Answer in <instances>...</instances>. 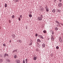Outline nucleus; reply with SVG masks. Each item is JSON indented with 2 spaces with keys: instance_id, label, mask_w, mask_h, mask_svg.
I'll return each mask as SVG.
<instances>
[{
  "instance_id": "nucleus-32",
  "label": "nucleus",
  "mask_w": 63,
  "mask_h": 63,
  "mask_svg": "<svg viewBox=\"0 0 63 63\" xmlns=\"http://www.w3.org/2000/svg\"><path fill=\"white\" fill-rule=\"evenodd\" d=\"M2 61V59H0V63Z\"/></svg>"
},
{
  "instance_id": "nucleus-20",
  "label": "nucleus",
  "mask_w": 63,
  "mask_h": 63,
  "mask_svg": "<svg viewBox=\"0 0 63 63\" xmlns=\"http://www.w3.org/2000/svg\"><path fill=\"white\" fill-rule=\"evenodd\" d=\"M20 17L21 19H22V15H21L20 16Z\"/></svg>"
},
{
  "instance_id": "nucleus-27",
  "label": "nucleus",
  "mask_w": 63,
  "mask_h": 63,
  "mask_svg": "<svg viewBox=\"0 0 63 63\" xmlns=\"http://www.w3.org/2000/svg\"><path fill=\"white\" fill-rule=\"evenodd\" d=\"M51 39L52 40V41L54 40V38H53V37H52L51 38Z\"/></svg>"
},
{
  "instance_id": "nucleus-34",
  "label": "nucleus",
  "mask_w": 63,
  "mask_h": 63,
  "mask_svg": "<svg viewBox=\"0 0 63 63\" xmlns=\"http://www.w3.org/2000/svg\"><path fill=\"white\" fill-rule=\"evenodd\" d=\"M32 45V43H30V46H31V45Z\"/></svg>"
},
{
  "instance_id": "nucleus-13",
  "label": "nucleus",
  "mask_w": 63,
  "mask_h": 63,
  "mask_svg": "<svg viewBox=\"0 0 63 63\" xmlns=\"http://www.w3.org/2000/svg\"><path fill=\"white\" fill-rule=\"evenodd\" d=\"M52 12L53 13H55V9H53L52 10Z\"/></svg>"
},
{
  "instance_id": "nucleus-17",
  "label": "nucleus",
  "mask_w": 63,
  "mask_h": 63,
  "mask_svg": "<svg viewBox=\"0 0 63 63\" xmlns=\"http://www.w3.org/2000/svg\"><path fill=\"white\" fill-rule=\"evenodd\" d=\"M18 42H19V43H22V41L20 40H18Z\"/></svg>"
},
{
  "instance_id": "nucleus-36",
  "label": "nucleus",
  "mask_w": 63,
  "mask_h": 63,
  "mask_svg": "<svg viewBox=\"0 0 63 63\" xmlns=\"http://www.w3.org/2000/svg\"><path fill=\"white\" fill-rule=\"evenodd\" d=\"M9 23H11V20H9Z\"/></svg>"
},
{
  "instance_id": "nucleus-2",
  "label": "nucleus",
  "mask_w": 63,
  "mask_h": 63,
  "mask_svg": "<svg viewBox=\"0 0 63 63\" xmlns=\"http://www.w3.org/2000/svg\"><path fill=\"white\" fill-rule=\"evenodd\" d=\"M16 62L17 63H20V60H17L16 61Z\"/></svg>"
},
{
  "instance_id": "nucleus-5",
  "label": "nucleus",
  "mask_w": 63,
  "mask_h": 63,
  "mask_svg": "<svg viewBox=\"0 0 63 63\" xmlns=\"http://www.w3.org/2000/svg\"><path fill=\"white\" fill-rule=\"evenodd\" d=\"M37 42H39V43H41V40L40 39H38L37 40Z\"/></svg>"
},
{
  "instance_id": "nucleus-22",
  "label": "nucleus",
  "mask_w": 63,
  "mask_h": 63,
  "mask_svg": "<svg viewBox=\"0 0 63 63\" xmlns=\"http://www.w3.org/2000/svg\"><path fill=\"white\" fill-rule=\"evenodd\" d=\"M18 19L19 21H20V20H21V19H20V17H18Z\"/></svg>"
},
{
  "instance_id": "nucleus-35",
  "label": "nucleus",
  "mask_w": 63,
  "mask_h": 63,
  "mask_svg": "<svg viewBox=\"0 0 63 63\" xmlns=\"http://www.w3.org/2000/svg\"><path fill=\"white\" fill-rule=\"evenodd\" d=\"M16 53H17V52H18V51H17V50H16Z\"/></svg>"
},
{
  "instance_id": "nucleus-8",
  "label": "nucleus",
  "mask_w": 63,
  "mask_h": 63,
  "mask_svg": "<svg viewBox=\"0 0 63 63\" xmlns=\"http://www.w3.org/2000/svg\"><path fill=\"white\" fill-rule=\"evenodd\" d=\"M9 56V55L7 54H5L4 55V57H6V56Z\"/></svg>"
},
{
  "instance_id": "nucleus-40",
  "label": "nucleus",
  "mask_w": 63,
  "mask_h": 63,
  "mask_svg": "<svg viewBox=\"0 0 63 63\" xmlns=\"http://www.w3.org/2000/svg\"><path fill=\"white\" fill-rule=\"evenodd\" d=\"M38 47H40V45H39V44H38Z\"/></svg>"
},
{
  "instance_id": "nucleus-30",
  "label": "nucleus",
  "mask_w": 63,
  "mask_h": 63,
  "mask_svg": "<svg viewBox=\"0 0 63 63\" xmlns=\"http://www.w3.org/2000/svg\"><path fill=\"white\" fill-rule=\"evenodd\" d=\"M3 46L4 47H6V44H3Z\"/></svg>"
},
{
  "instance_id": "nucleus-23",
  "label": "nucleus",
  "mask_w": 63,
  "mask_h": 63,
  "mask_svg": "<svg viewBox=\"0 0 63 63\" xmlns=\"http://www.w3.org/2000/svg\"><path fill=\"white\" fill-rule=\"evenodd\" d=\"M25 61L26 62V63H27L28 62H27V59H26L25 60Z\"/></svg>"
},
{
  "instance_id": "nucleus-39",
  "label": "nucleus",
  "mask_w": 63,
  "mask_h": 63,
  "mask_svg": "<svg viewBox=\"0 0 63 63\" xmlns=\"http://www.w3.org/2000/svg\"><path fill=\"white\" fill-rule=\"evenodd\" d=\"M61 1H62V0H60L59 1H60V2H61Z\"/></svg>"
},
{
  "instance_id": "nucleus-12",
  "label": "nucleus",
  "mask_w": 63,
  "mask_h": 63,
  "mask_svg": "<svg viewBox=\"0 0 63 63\" xmlns=\"http://www.w3.org/2000/svg\"><path fill=\"white\" fill-rule=\"evenodd\" d=\"M42 46L43 47H45V44H43Z\"/></svg>"
},
{
  "instance_id": "nucleus-25",
  "label": "nucleus",
  "mask_w": 63,
  "mask_h": 63,
  "mask_svg": "<svg viewBox=\"0 0 63 63\" xmlns=\"http://www.w3.org/2000/svg\"><path fill=\"white\" fill-rule=\"evenodd\" d=\"M16 50H17L16 49L15 50H14L13 51V53H14V52H15V51H16Z\"/></svg>"
},
{
  "instance_id": "nucleus-29",
  "label": "nucleus",
  "mask_w": 63,
  "mask_h": 63,
  "mask_svg": "<svg viewBox=\"0 0 63 63\" xmlns=\"http://www.w3.org/2000/svg\"><path fill=\"white\" fill-rule=\"evenodd\" d=\"M38 36V34L37 33H36L35 34V36L37 37Z\"/></svg>"
},
{
  "instance_id": "nucleus-26",
  "label": "nucleus",
  "mask_w": 63,
  "mask_h": 63,
  "mask_svg": "<svg viewBox=\"0 0 63 63\" xmlns=\"http://www.w3.org/2000/svg\"><path fill=\"white\" fill-rule=\"evenodd\" d=\"M16 57H17V56L16 55H15L14 56L15 58H16Z\"/></svg>"
},
{
  "instance_id": "nucleus-18",
  "label": "nucleus",
  "mask_w": 63,
  "mask_h": 63,
  "mask_svg": "<svg viewBox=\"0 0 63 63\" xmlns=\"http://www.w3.org/2000/svg\"><path fill=\"white\" fill-rule=\"evenodd\" d=\"M55 30H56V31H57V30L58 29V28H57V27H55Z\"/></svg>"
},
{
  "instance_id": "nucleus-10",
  "label": "nucleus",
  "mask_w": 63,
  "mask_h": 63,
  "mask_svg": "<svg viewBox=\"0 0 63 63\" xmlns=\"http://www.w3.org/2000/svg\"><path fill=\"white\" fill-rule=\"evenodd\" d=\"M6 61L7 62H11V61H10V60L8 59H7Z\"/></svg>"
},
{
  "instance_id": "nucleus-21",
  "label": "nucleus",
  "mask_w": 63,
  "mask_h": 63,
  "mask_svg": "<svg viewBox=\"0 0 63 63\" xmlns=\"http://www.w3.org/2000/svg\"><path fill=\"white\" fill-rule=\"evenodd\" d=\"M55 22L56 23H58V24H59V22L58 21H57L56 20V21H55Z\"/></svg>"
},
{
  "instance_id": "nucleus-28",
  "label": "nucleus",
  "mask_w": 63,
  "mask_h": 63,
  "mask_svg": "<svg viewBox=\"0 0 63 63\" xmlns=\"http://www.w3.org/2000/svg\"><path fill=\"white\" fill-rule=\"evenodd\" d=\"M56 48L57 49H59V47L58 46H57L56 47Z\"/></svg>"
},
{
  "instance_id": "nucleus-16",
  "label": "nucleus",
  "mask_w": 63,
  "mask_h": 63,
  "mask_svg": "<svg viewBox=\"0 0 63 63\" xmlns=\"http://www.w3.org/2000/svg\"><path fill=\"white\" fill-rule=\"evenodd\" d=\"M7 6H8V5H7V4L5 3V8H7Z\"/></svg>"
},
{
  "instance_id": "nucleus-19",
  "label": "nucleus",
  "mask_w": 63,
  "mask_h": 63,
  "mask_svg": "<svg viewBox=\"0 0 63 63\" xmlns=\"http://www.w3.org/2000/svg\"><path fill=\"white\" fill-rule=\"evenodd\" d=\"M32 15H31V14H30L29 15V17H32Z\"/></svg>"
},
{
  "instance_id": "nucleus-31",
  "label": "nucleus",
  "mask_w": 63,
  "mask_h": 63,
  "mask_svg": "<svg viewBox=\"0 0 63 63\" xmlns=\"http://www.w3.org/2000/svg\"><path fill=\"white\" fill-rule=\"evenodd\" d=\"M23 63H25V60H23Z\"/></svg>"
},
{
  "instance_id": "nucleus-14",
  "label": "nucleus",
  "mask_w": 63,
  "mask_h": 63,
  "mask_svg": "<svg viewBox=\"0 0 63 63\" xmlns=\"http://www.w3.org/2000/svg\"><path fill=\"white\" fill-rule=\"evenodd\" d=\"M43 32L44 33H47V31L46 30H44L43 31Z\"/></svg>"
},
{
  "instance_id": "nucleus-24",
  "label": "nucleus",
  "mask_w": 63,
  "mask_h": 63,
  "mask_svg": "<svg viewBox=\"0 0 63 63\" xmlns=\"http://www.w3.org/2000/svg\"><path fill=\"white\" fill-rule=\"evenodd\" d=\"M12 17L13 18V19H14L15 17V16L14 15H13L12 16Z\"/></svg>"
},
{
  "instance_id": "nucleus-41",
  "label": "nucleus",
  "mask_w": 63,
  "mask_h": 63,
  "mask_svg": "<svg viewBox=\"0 0 63 63\" xmlns=\"http://www.w3.org/2000/svg\"><path fill=\"white\" fill-rule=\"evenodd\" d=\"M59 26L60 27V25H59Z\"/></svg>"
},
{
  "instance_id": "nucleus-6",
  "label": "nucleus",
  "mask_w": 63,
  "mask_h": 63,
  "mask_svg": "<svg viewBox=\"0 0 63 63\" xmlns=\"http://www.w3.org/2000/svg\"><path fill=\"white\" fill-rule=\"evenodd\" d=\"M57 12L58 13H60L61 12V11H60V10L57 9Z\"/></svg>"
},
{
  "instance_id": "nucleus-9",
  "label": "nucleus",
  "mask_w": 63,
  "mask_h": 63,
  "mask_svg": "<svg viewBox=\"0 0 63 63\" xmlns=\"http://www.w3.org/2000/svg\"><path fill=\"white\" fill-rule=\"evenodd\" d=\"M12 38H15V34H12Z\"/></svg>"
},
{
  "instance_id": "nucleus-15",
  "label": "nucleus",
  "mask_w": 63,
  "mask_h": 63,
  "mask_svg": "<svg viewBox=\"0 0 63 63\" xmlns=\"http://www.w3.org/2000/svg\"><path fill=\"white\" fill-rule=\"evenodd\" d=\"M36 59H37V58H36V57H34L33 60H36Z\"/></svg>"
},
{
  "instance_id": "nucleus-1",
  "label": "nucleus",
  "mask_w": 63,
  "mask_h": 63,
  "mask_svg": "<svg viewBox=\"0 0 63 63\" xmlns=\"http://www.w3.org/2000/svg\"><path fill=\"white\" fill-rule=\"evenodd\" d=\"M43 17V16H40L37 17V20H42Z\"/></svg>"
},
{
  "instance_id": "nucleus-11",
  "label": "nucleus",
  "mask_w": 63,
  "mask_h": 63,
  "mask_svg": "<svg viewBox=\"0 0 63 63\" xmlns=\"http://www.w3.org/2000/svg\"><path fill=\"white\" fill-rule=\"evenodd\" d=\"M46 10L47 12H48L49 11V10H48V7H46Z\"/></svg>"
},
{
  "instance_id": "nucleus-38",
  "label": "nucleus",
  "mask_w": 63,
  "mask_h": 63,
  "mask_svg": "<svg viewBox=\"0 0 63 63\" xmlns=\"http://www.w3.org/2000/svg\"><path fill=\"white\" fill-rule=\"evenodd\" d=\"M26 29H27V27H26Z\"/></svg>"
},
{
  "instance_id": "nucleus-33",
  "label": "nucleus",
  "mask_w": 63,
  "mask_h": 63,
  "mask_svg": "<svg viewBox=\"0 0 63 63\" xmlns=\"http://www.w3.org/2000/svg\"><path fill=\"white\" fill-rule=\"evenodd\" d=\"M16 2H18V0H15Z\"/></svg>"
},
{
  "instance_id": "nucleus-3",
  "label": "nucleus",
  "mask_w": 63,
  "mask_h": 63,
  "mask_svg": "<svg viewBox=\"0 0 63 63\" xmlns=\"http://www.w3.org/2000/svg\"><path fill=\"white\" fill-rule=\"evenodd\" d=\"M61 43L62 42V37H61L59 39Z\"/></svg>"
},
{
  "instance_id": "nucleus-37",
  "label": "nucleus",
  "mask_w": 63,
  "mask_h": 63,
  "mask_svg": "<svg viewBox=\"0 0 63 63\" xmlns=\"http://www.w3.org/2000/svg\"><path fill=\"white\" fill-rule=\"evenodd\" d=\"M52 34H54V32H52Z\"/></svg>"
},
{
  "instance_id": "nucleus-4",
  "label": "nucleus",
  "mask_w": 63,
  "mask_h": 63,
  "mask_svg": "<svg viewBox=\"0 0 63 63\" xmlns=\"http://www.w3.org/2000/svg\"><path fill=\"white\" fill-rule=\"evenodd\" d=\"M39 37L40 38H41V39H44V37H43L42 35H39Z\"/></svg>"
},
{
  "instance_id": "nucleus-43",
  "label": "nucleus",
  "mask_w": 63,
  "mask_h": 63,
  "mask_svg": "<svg viewBox=\"0 0 63 63\" xmlns=\"http://www.w3.org/2000/svg\"><path fill=\"white\" fill-rule=\"evenodd\" d=\"M50 31H51V30Z\"/></svg>"
},
{
  "instance_id": "nucleus-7",
  "label": "nucleus",
  "mask_w": 63,
  "mask_h": 63,
  "mask_svg": "<svg viewBox=\"0 0 63 63\" xmlns=\"http://www.w3.org/2000/svg\"><path fill=\"white\" fill-rule=\"evenodd\" d=\"M58 6H59V7H61L62 6V4H61V3H60L59 4H58Z\"/></svg>"
},
{
  "instance_id": "nucleus-42",
  "label": "nucleus",
  "mask_w": 63,
  "mask_h": 63,
  "mask_svg": "<svg viewBox=\"0 0 63 63\" xmlns=\"http://www.w3.org/2000/svg\"><path fill=\"white\" fill-rule=\"evenodd\" d=\"M61 24V25H62V24Z\"/></svg>"
}]
</instances>
